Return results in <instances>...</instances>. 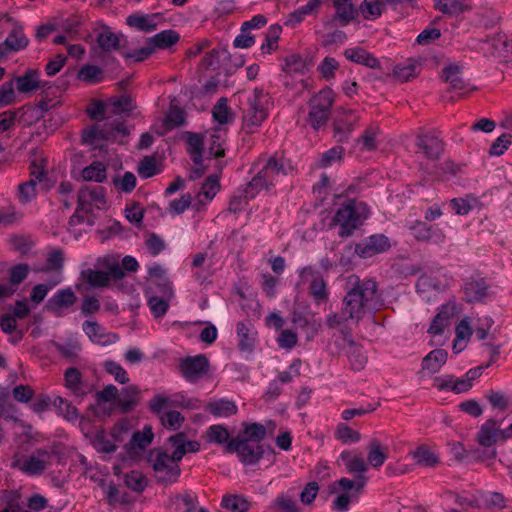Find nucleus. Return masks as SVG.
Wrapping results in <instances>:
<instances>
[{"instance_id": "obj_1", "label": "nucleus", "mask_w": 512, "mask_h": 512, "mask_svg": "<svg viewBox=\"0 0 512 512\" xmlns=\"http://www.w3.org/2000/svg\"><path fill=\"white\" fill-rule=\"evenodd\" d=\"M382 306L377 282L370 278H356L342 300L341 311L328 315L326 323L330 328H337L349 320L358 323L366 314L377 311Z\"/></svg>"}, {"instance_id": "obj_2", "label": "nucleus", "mask_w": 512, "mask_h": 512, "mask_svg": "<svg viewBox=\"0 0 512 512\" xmlns=\"http://www.w3.org/2000/svg\"><path fill=\"white\" fill-rule=\"evenodd\" d=\"M370 216L369 206L357 200H348L342 204L333 217V223L339 227L338 235L349 237Z\"/></svg>"}, {"instance_id": "obj_3", "label": "nucleus", "mask_w": 512, "mask_h": 512, "mask_svg": "<svg viewBox=\"0 0 512 512\" xmlns=\"http://www.w3.org/2000/svg\"><path fill=\"white\" fill-rule=\"evenodd\" d=\"M147 462L152 467L157 483L168 486L178 482L181 475L180 461L167 451L154 448L147 454Z\"/></svg>"}, {"instance_id": "obj_4", "label": "nucleus", "mask_w": 512, "mask_h": 512, "mask_svg": "<svg viewBox=\"0 0 512 512\" xmlns=\"http://www.w3.org/2000/svg\"><path fill=\"white\" fill-rule=\"evenodd\" d=\"M97 265L104 268L102 270L87 269L82 272L83 278L95 288L107 287L112 280H121L124 278V271L117 259L112 256H104L97 260Z\"/></svg>"}, {"instance_id": "obj_5", "label": "nucleus", "mask_w": 512, "mask_h": 512, "mask_svg": "<svg viewBox=\"0 0 512 512\" xmlns=\"http://www.w3.org/2000/svg\"><path fill=\"white\" fill-rule=\"evenodd\" d=\"M72 198L77 196L78 206L71 216L69 223L76 225L87 223L94 225L95 210H104L107 207L106 194H70Z\"/></svg>"}, {"instance_id": "obj_6", "label": "nucleus", "mask_w": 512, "mask_h": 512, "mask_svg": "<svg viewBox=\"0 0 512 512\" xmlns=\"http://www.w3.org/2000/svg\"><path fill=\"white\" fill-rule=\"evenodd\" d=\"M452 278L443 269H437L419 276L416 292L426 302L432 301L437 294L449 288Z\"/></svg>"}, {"instance_id": "obj_7", "label": "nucleus", "mask_w": 512, "mask_h": 512, "mask_svg": "<svg viewBox=\"0 0 512 512\" xmlns=\"http://www.w3.org/2000/svg\"><path fill=\"white\" fill-rule=\"evenodd\" d=\"M228 453H236L244 465H255L264 456V445L247 440L241 436L231 439L225 446Z\"/></svg>"}, {"instance_id": "obj_8", "label": "nucleus", "mask_w": 512, "mask_h": 512, "mask_svg": "<svg viewBox=\"0 0 512 512\" xmlns=\"http://www.w3.org/2000/svg\"><path fill=\"white\" fill-rule=\"evenodd\" d=\"M268 94L262 89H254L252 97L249 98V108L243 116L244 126L250 131L254 127H258L267 118Z\"/></svg>"}, {"instance_id": "obj_9", "label": "nucleus", "mask_w": 512, "mask_h": 512, "mask_svg": "<svg viewBox=\"0 0 512 512\" xmlns=\"http://www.w3.org/2000/svg\"><path fill=\"white\" fill-rule=\"evenodd\" d=\"M52 452L45 448L36 449L31 455L23 456L14 466L28 476L41 475L50 464Z\"/></svg>"}, {"instance_id": "obj_10", "label": "nucleus", "mask_w": 512, "mask_h": 512, "mask_svg": "<svg viewBox=\"0 0 512 512\" xmlns=\"http://www.w3.org/2000/svg\"><path fill=\"white\" fill-rule=\"evenodd\" d=\"M147 268V293L167 292L169 295L175 292L173 282L168 276L167 269L159 262L152 261Z\"/></svg>"}, {"instance_id": "obj_11", "label": "nucleus", "mask_w": 512, "mask_h": 512, "mask_svg": "<svg viewBox=\"0 0 512 512\" xmlns=\"http://www.w3.org/2000/svg\"><path fill=\"white\" fill-rule=\"evenodd\" d=\"M284 172V164L282 159L272 156L268 159L263 168L252 178L249 182V188L260 192L262 190H269L273 187L275 176Z\"/></svg>"}, {"instance_id": "obj_12", "label": "nucleus", "mask_w": 512, "mask_h": 512, "mask_svg": "<svg viewBox=\"0 0 512 512\" xmlns=\"http://www.w3.org/2000/svg\"><path fill=\"white\" fill-rule=\"evenodd\" d=\"M463 299L465 302L473 304L484 302L489 296L490 285L486 278L477 276H470L466 278L462 285Z\"/></svg>"}, {"instance_id": "obj_13", "label": "nucleus", "mask_w": 512, "mask_h": 512, "mask_svg": "<svg viewBox=\"0 0 512 512\" xmlns=\"http://www.w3.org/2000/svg\"><path fill=\"white\" fill-rule=\"evenodd\" d=\"M119 133L127 135L128 131L122 122L105 123L103 125H94L85 129L82 133L83 142L94 145L96 140H104L115 137Z\"/></svg>"}, {"instance_id": "obj_14", "label": "nucleus", "mask_w": 512, "mask_h": 512, "mask_svg": "<svg viewBox=\"0 0 512 512\" xmlns=\"http://www.w3.org/2000/svg\"><path fill=\"white\" fill-rule=\"evenodd\" d=\"M179 368L188 382H196L207 374L209 361L204 354L189 356L180 361Z\"/></svg>"}, {"instance_id": "obj_15", "label": "nucleus", "mask_w": 512, "mask_h": 512, "mask_svg": "<svg viewBox=\"0 0 512 512\" xmlns=\"http://www.w3.org/2000/svg\"><path fill=\"white\" fill-rule=\"evenodd\" d=\"M390 247L389 239L383 234H374L355 245V253L361 258H370L383 253Z\"/></svg>"}, {"instance_id": "obj_16", "label": "nucleus", "mask_w": 512, "mask_h": 512, "mask_svg": "<svg viewBox=\"0 0 512 512\" xmlns=\"http://www.w3.org/2000/svg\"><path fill=\"white\" fill-rule=\"evenodd\" d=\"M506 437L505 429L500 428V423L494 419L486 420L477 432L476 440L484 447H491L498 441H505Z\"/></svg>"}, {"instance_id": "obj_17", "label": "nucleus", "mask_w": 512, "mask_h": 512, "mask_svg": "<svg viewBox=\"0 0 512 512\" xmlns=\"http://www.w3.org/2000/svg\"><path fill=\"white\" fill-rule=\"evenodd\" d=\"M291 322L296 329H300L306 334L307 340L314 339L320 329V322L307 310H293Z\"/></svg>"}, {"instance_id": "obj_18", "label": "nucleus", "mask_w": 512, "mask_h": 512, "mask_svg": "<svg viewBox=\"0 0 512 512\" xmlns=\"http://www.w3.org/2000/svg\"><path fill=\"white\" fill-rule=\"evenodd\" d=\"M76 300V295L71 288L60 289L48 299L45 308L48 312L59 317L62 316L64 309L73 306Z\"/></svg>"}, {"instance_id": "obj_19", "label": "nucleus", "mask_w": 512, "mask_h": 512, "mask_svg": "<svg viewBox=\"0 0 512 512\" xmlns=\"http://www.w3.org/2000/svg\"><path fill=\"white\" fill-rule=\"evenodd\" d=\"M82 330L91 342L101 346H108L119 340L118 334L107 332L106 329L96 321H84Z\"/></svg>"}, {"instance_id": "obj_20", "label": "nucleus", "mask_w": 512, "mask_h": 512, "mask_svg": "<svg viewBox=\"0 0 512 512\" xmlns=\"http://www.w3.org/2000/svg\"><path fill=\"white\" fill-rule=\"evenodd\" d=\"M359 117L351 110L339 113L333 122L334 136L337 141H345L358 124Z\"/></svg>"}, {"instance_id": "obj_21", "label": "nucleus", "mask_w": 512, "mask_h": 512, "mask_svg": "<svg viewBox=\"0 0 512 512\" xmlns=\"http://www.w3.org/2000/svg\"><path fill=\"white\" fill-rule=\"evenodd\" d=\"M144 293L147 298V305L154 318L164 317L170 307L171 301L175 297V292L169 295L167 292L147 293V290H145Z\"/></svg>"}, {"instance_id": "obj_22", "label": "nucleus", "mask_w": 512, "mask_h": 512, "mask_svg": "<svg viewBox=\"0 0 512 512\" xmlns=\"http://www.w3.org/2000/svg\"><path fill=\"white\" fill-rule=\"evenodd\" d=\"M410 230L412 235L418 241H432L436 244L444 241V233L442 230L436 225H428L423 221H416L411 227Z\"/></svg>"}, {"instance_id": "obj_23", "label": "nucleus", "mask_w": 512, "mask_h": 512, "mask_svg": "<svg viewBox=\"0 0 512 512\" xmlns=\"http://www.w3.org/2000/svg\"><path fill=\"white\" fill-rule=\"evenodd\" d=\"M64 386L75 397L83 398L86 396L90 389L84 382L82 373L75 367H69L64 372Z\"/></svg>"}, {"instance_id": "obj_24", "label": "nucleus", "mask_w": 512, "mask_h": 512, "mask_svg": "<svg viewBox=\"0 0 512 512\" xmlns=\"http://www.w3.org/2000/svg\"><path fill=\"white\" fill-rule=\"evenodd\" d=\"M340 459L344 462L348 472L356 473L359 486L366 484V478L363 475L368 470V465L361 455H354L351 451L344 450L340 454Z\"/></svg>"}, {"instance_id": "obj_25", "label": "nucleus", "mask_w": 512, "mask_h": 512, "mask_svg": "<svg viewBox=\"0 0 512 512\" xmlns=\"http://www.w3.org/2000/svg\"><path fill=\"white\" fill-rule=\"evenodd\" d=\"M416 146L429 159H438L444 152L442 140L431 134L418 135Z\"/></svg>"}, {"instance_id": "obj_26", "label": "nucleus", "mask_w": 512, "mask_h": 512, "mask_svg": "<svg viewBox=\"0 0 512 512\" xmlns=\"http://www.w3.org/2000/svg\"><path fill=\"white\" fill-rule=\"evenodd\" d=\"M238 348L240 351L251 352L257 340V331L249 322H238L236 325Z\"/></svg>"}, {"instance_id": "obj_27", "label": "nucleus", "mask_w": 512, "mask_h": 512, "mask_svg": "<svg viewBox=\"0 0 512 512\" xmlns=\"http://www.w3.org/2000/svg\"><path fill=\"white\" fill-rule=\"evenodd\" d=\"M433 387L439 391H451L459 394L467 392L470 389V384L468 380H462L453 375H441L434 379Z\"/></svg>"}, {"instance_id": "obj_28", "label": "nucleus", "mask_w": 512, "mask_h": 512, "mask_svg": "<svg viewBox=\"0 0 512 512\" xmlns=\"http://www.w3.org/2000/svg\"><path fill=\"white\" fill-rule=\"evenodd\" d=\"M441 78L450 84L454 90H459L464 93L474 90L469 87L463 79L462 67L459 65H448L442 70Z\"/></svg>"}, {"instance_id": "obj_29", "label": "nucleus", "mask_w": 512, "mask_h": 512, "mask_svg": "<svg viewBox=\"0 0 512 512\" xmlns=\"http://www.w3.org/2000/svg\"><path fill=\"white\" fill-rule=\"evenodd\" d=\"M162 17L160 14L142 15L139 13L131 14L127 17L126 23L128 26L143 32H152L156 30L159 20Z\"/></svg>"}, {"instance_id": "obj_30", "label": "nucleus", "mask_w": 512, "mask_h": 512, "mask_svg": "<svg viewBox=\"0 0 512 512\" xmlns=\"http://www.w3.org/2000/svg\"><path fill=\"white\" fill-rule=\"evenodd\" d=\"M205 411L215 418H228L237 414L238 407L234 401L227 398H220L210 401L206 405Z\"/></svg>"}, {"instance_id": "obj_31", "label": "nucleus", "mask_w": 512, "mask_h": 512, "mask_svg": "<svg viewBox=\"0 0 512 512\" xmlns=\"http://www.w3.org/2000/svg\"><path fill=\"white\" fill-rule=\"evenodd\" d=\"M12 81L20 93H30L43 87L39 80V71L35 69H28L23 75L14 77Z\"/></svg>"}, {"instance_id": "obj_32", "label": "nucleus", "mask_w": 512, "mask_h": 512, "mask_svg": "<svg viewBox=\"0 0 512 512\" xmlns=\"http://www.w3.org/2000/svg\"><path fill=\"white\" fill-rule=\"evenodd\" d=\"M36 109L22 106L16 110H7L0 113V133L9 130L15 122L18 120L19 122H28L26 119V115L29 113H35Z\"/></svg>"}, {"instance_id": "obj_33", "label": "nucleus", "mask_w": 512, "mask_h": 512, "mask_svg": "<svg viewBox=\"0 0 512 512\" xmlns=\"http://www.w3.org/2000/svg\"><path fill=\"white\" fill-rule=\"evenodd\" d=\"M388 458V447L378 439H372L367 446V462L374 469H380Z\"/></svg>"}, {"instance_id": "obj_34", "label": "nucleus", "mask_w": 512, "mask_h": 512, "mask_svg": "<svg viewBox=\"0 0 512 512\" xmlns=\"http://www.w3.org/2000/svg\"><path fill=\"white\" fill-rule=\"evenodd\" d=\"M183 137L187 143V151L192 156L193 162L196 165L202 164L203 157V137L198 133L186 131L183 133Z\"/></svg>"}, {"instance_id": "obj_35", "label": "nucleus", "mask_w": 512, "mask_h": 512, "mask_svg": "<svg viewBox=\"0 0 512 512\" xmlns=\"http://www.w3.org/2000/svg\"><path fill=\"white\" fill-rule=\"evenodd\" d=\"M434 7L449 16H458L472 9L465 0H436Z\"/></svg>"}, {"instance_id": "obj_36", "label": "nucleus", "mask_w": 512, "mask_h": 512, "mask_svg": "<svg viewBox=\"0 0 512 512\" xmlns=\"http://www.w3.org/2000/svg\"><path fill=\"white\" fill-rule=\"evenodd\" d=\"M419 65L415 60L408 59L406 62L394 67L392 77L401 83L408 82L417 77Z\"/></svg>"}, {"instance_id": "obj_37", "label": "nucleus", "mask_w": 512, "mask_h": 512, "mask_svg": "<svg viewBox=\"0 0 512 512\" xmlns=\"http://www.w3.org/2000/svg\"><path fill=\"white\" fill-rule=\"evenodd\" d=\"M347 59L372 69L380 68V62L363 48H350L344 53Z\"/></svg>"}, {"instance_id": "obj_38", "label": "nucleus", "mask_w": 512, "mask_h": 512, "mask_svg": "<svg viewBox=\"0 0 512 512\" xmlns=\"http://www.w3.org/2000/svg\"><path fill=\"white\" fill-rule=\"evenodd\" d=\"M448 353L444 349H434L429 352L422 361V369L430 373H437L446 363Z\"/></svg>"}, {"instance_id": "obj_39", "label": "nucleus", "mask_w": 512, "mask_h": 512, "mask_svg": "<svg viewBox=\"0 0 512 512\" xmlns=\"http://www.w3.org/2000/svg\"><path fill=\"white\" fill-rule=\"evenodd\" d=\"M179 39L180 35L175 30H164L148 38V43L155 51L156 49H167L175 45Z\"/></svg>"}, {"instance_id": "obj_40", "label": "nucleus", "mask_w": 512, "mask_h": 512, "mask_svg": "<svg viewBox=\"0 0 512 512\" xmlns=\"http://www.w3.org/2000/svg\"><path fill=\"white\" fill-rule=\"evenodd\" d=\"M98 46L104 52L117 51L121 48L120 36L113 33L109 27L104 26L96 39Z\"/></svg>"}, {"instance_id": "obj_41", "label": "nucleus", "mask_w": 512, "mask_h": 512, "mask_svg": "<svg viewBox=\"0 0 512 512\" xmlns=\"http://www.w3.org/2000/svg\"><path fill=\"white\" fill-rule=\"evenodd\" d=\"M336 10L335 19L339 20L342 26L347 25L357 15L358 11L350 0H334Z\"/></svg>"}, {"instance_id": "obj_42", "label": "nucleus", "mask_w": 512, "mask_h": 512, "mask_svg": "<svg viewBox=\"0 0 512 512\" xmlns=\"http://www.w3.org/2000/svg\"><path fill=\"white\" fill-rule=\"evenodd\" d=\"M334 101V94L330 88H325L315 94L309 101V107L316 110H321L330 114L331 107Z\"/></svg>"}, {"instance_id": "obj_43", "label": "nucleus", "mask_w": 512, "mask_h": 512, "mask_svg": "<svg viewBox=\"0 0 512 512\" xmlns=\"http://www.w3.org/2000/svg\"><path fill=\"white\" fill-rule=\"evenodd\" d=\"M492 41L497 56L504 62H512V36L508 38L505 34L498 33Z\"/></svg>"}, {"instance_id": "obj_44", "label": "nucleus", "mask_w": 512, "mask_h": 512, "mask_svg": "<svg viewBox=\"0 0 512 512\" xmlns=\"http://www.w3.org/2000/svg\"><path fill=\"white\" fill-rule=\"evenodd\" d=\"M6 44L12 52L22 50L28 46V39L23 32V27L17 22H13V29L5 39Z\"/></svg>"}, {"instance_id": "obj_45", "label": "nucleus", "mask_w": 512, "mask_h": 512, "mask_svg": "<svg viewBox=\"0 0 512 512\" xmlns=\"http://www.w3.org/2000/svg\"><path fill=\"white\" fill-rule=\"evenodd\" d=\"M138 394L139 390L134 385L123 388L118 394L117 405L124 412L132 410L138 403Z\"/></svg>"}, {"instance_id": "obj_46", "label": "nucleus", "mask_w": 512, "mask_h": 512, "mask_svg": "<svg viewBox=\"0 0 512 512\" xmlns=\"http://www.w3.org/2000/svg\"><path fill=\"white\" fill-rule=\"evenodd\" d=\"M52 406L57 410L59 415L68 421H76L79 418L77 408L69 400L61 396H55L53 398Z\"/></svg>"}, {"instance_id": "obj_47", "label": "nucleus", "mask_w": 512, "mask_h": 512, "mask_svg": "<svg viewBox=\"0 0 512 512\" xmlns=\"http://www.w3.org/2000/svg\"><path fill=\"white\" fill-rule=\"evenodd\" d=\"M154 434L150 426H145L142 431H136L133 433L129 442L130 450H144L153 441Z\"/></svg>"}, {"instance_id": "obj_48", "label": "nucleus", "mask_w": 512, "mask_h": 512, "mask_svg": "<svg viewBox=\"0 0 512 512\" xmlns=\"http://www.w3.org/2000/svg\"><path fill=\"white\" fill-rule=\"evenodd\" d=\"M266 427L261 423H244L243 430L239 436L260 444L266 437Z\"/></svg>"}, {"instance_id": "obj_49", "label": "nucleus", "mask_w": 512, "mask_h": 512, "mask_svg": "<svg viewBox=\"0 0 512 512\" xmlns=\"http://www.w3.org/2000/svg\"><path fill=\"white\" fill-rule=\"evenodd\" d=\"M348 360L351 365V368L355 371H360L364 369L367 363V357L364 353V350L361 346L356 345L353 341H350L348 352H347Z\"/></svg>"}, {"instance_id": "obj_50", "label": "nucleus", "mask_w": 512, "mask_h": 512, "mask_svg": "<svg viewBox=\"0 0 512 512\" xmlns=\"http://www.w3.org/2000/svg\"><path fill=\"white\" fill-rule=\"evenodd\" d=\"M61 280V277L58 275L47 283L35 285L30 292V300L36 305L41 303L46 298L49 291L57 286Z\"/></svg>"}, {"instance_id": "obj_51", "label": "nucleus", "mask_w": 512, "mask_h": 512, "mask_svg": "<svg viewBox=\"0 0 512 512\" xmlns=\"http://www.w3.org/2000/svg\"><path fill=\"white\" fill-rule=\"evenodd\" d=\"M221 505L231 512H247L251 506L248 499L240 495L224 496Z\"/></svg>"}, {"instance_id": "obj_52", "label": "nucleus", "mask_w": 512, "mask_h": 512, "mask_svg": "<svg viewBox=\"0 0 512 512\" xmlns=\"http://www.w3.org/2000/svg\"><path fill=\"white\" fill-rule=\"evenodd\" d=\"M388 0H364L360 11L366 19H376L383 13Z\"/></svg>"}, {"instance_id": "obj_53", "label": "nucleus", "mask_w": 512, "mask_h": 512, "mask_svg": "<svg viewBox=\"0 0 512 512\" xmlns=\"http://www.w3.org/2000/svg\"><path fill=\"white\" fill-rule=\"evenodd\" d=\"M415 463L424 467H434L438 462V456L425 446L418 447L412 452Z\"/></svg>"}, {"instance_id": "obj_54", "label": "nucleus", "mask_w": 512, "mask_h": 512, "mask_svg": "<svg viewBox=\"0 0 512 512\" xmlns=\"http://www.w3.org/2000/svg\"><path fill=\"white\" fill-rule=\"evenodd\" d=\"M229 431L223 424H214L207 428L206 438L209 443L218 445L226 444L229 442Z\"/></svg>"}, {"instance_id": "obj_55", "label": "nucleus", "mask_w": 512, "mask_h": 512, "mask_svg": "<svg viewBox=\"0 0 512 512\" xmlns=\"http://www.w3.org/2000/svg\"><path fill=\"white\" fill-rule=\"evenodd\" d=\"M480 501L485 509H504L506 498L502 493L487 491L481 494Z\"/></svg>"}, {"instance_id": "obj_56", "label": "nucleus", "mask_w": 512, "mask_h": 512, "mask_svg": "<svg viewBox=\"0 0 512 512\" xmlns=\"http://www.w3.org/2000/svg\"><path fill=\"white\" fill-rule=\"evenodd\" d=\"M282 28L279 25H272L269 27L265 40L261 45V51L265 54H271L278 48V40L280 38Z\"/></svg>"}, {"instance_id": "obj_57", "label": "nucleus", "mask_w": 512, "mask_h": 512, "mask_svg": "<svg viewBox=\"0 0 512 512\" xmlns=\"http://www.w3.org/2000/svg\"><path fill=\"white\" fill-rule=\"evenodd\" d=\"M78 78L89 84L99 83L104 79V71L95 65H85L79 70Z\"/></svg>"}, {"instance_id": "obj_58", "label": "nucleus", "mask_w": 512, "mask_h": 512, "mask_svg": "<svg viewBox=\"0 0 512 512\" xmlns=\"http://www.w3.org/2000/svg\"><path fill=\"white\" fill-rule=\"evenodd\" d=\"M300 512L295 500L283 494L278 495L268 507V512Z\"/></svg>"}, {"instance_id": "obj_59", "label": "nucleus", "mask_w": 512, "mask_h": 512, "mask_svg": "<svg viewBox=\"0 0 512 512\" xmlns=\"http://www.w3.org/2000/svg\"><path fill=\"white\" fill-rule=\"evenodd\" d=\"M310 295L318 304L326 301L328 298L326 282L319 275L315 276L310 283Z\"/></svg>"}, {"instance_id": "obj_60", "label": "nucleus", "mask_w": 512, "mask_h": 512, "mask_svg": "<svg viewBox=\"0 0 512 512\" xmlns=\"http://www.w3.org/2000/svg\"><path fill=\"white\" fill-rule=\"evenodd\" d=\"M124 482L128 488L135 492H143L148 484L146 476L142 472L136 470L127 473L125 475Z\"/></svg>"}, {"instance_id": "obj_61", "label": "nucleus", "mask_w": 512, "mask_h": 512, "mask_svg": "<svg viewBox=\"0 0 512 512\" xmlns=\"http://www.w3.org/2000/svg\"><path fill=\"white\" fill-rule=\"evenodd\" d=\"M476 200L470 196L457 197L450 200V207L457 215H468L474 208Z\"/></svg>"}, {"instance_id": "obj_62", "label": "nucleus", "mask_w": 512, "mask_h": 512, "mask_svg": "<svg viewBox=\"0 0 512 512\" xmlns=\"http://www.w3.org/2000/svg\"><path fill=\"white\" fill-rule=\"evenodd\" d=\"M82 177L86 181L102 182L106 178V167L101 162H93L82 170Z\"/></svg>"}, {"instance_id": "obj_63", "label": "nucleus", "mask_w": 512, "mask_h": 512, "mask_svg": "<svg viewBox=\"0 0 512 512\" xmlns=\"http://www.w3.org/2000/svg\"><path fill=\"white\" fill-rule=\"evenodd\" d=\"M106 373L111 375L114 380L120 384H126L129 382V376L127 371L117 362L108 360L103 364Z\"/></svg>"}, {"instance_id": "obj_64", "label": "nucleus", "mask_w": 512, "mask_h": 512, "mask_svg": "<svg viewBox=\"0 0 512 512\" xmlns=\"http://www.w3.org/2000/svg\"><path fill=\"white\" fill-rule=\"evenodd\" d=\"M335 438L341 441L343 444L357 443L361 435L356 430L347 426L346 424H339L335 430Z\"/></svg>"}]
</instances>
